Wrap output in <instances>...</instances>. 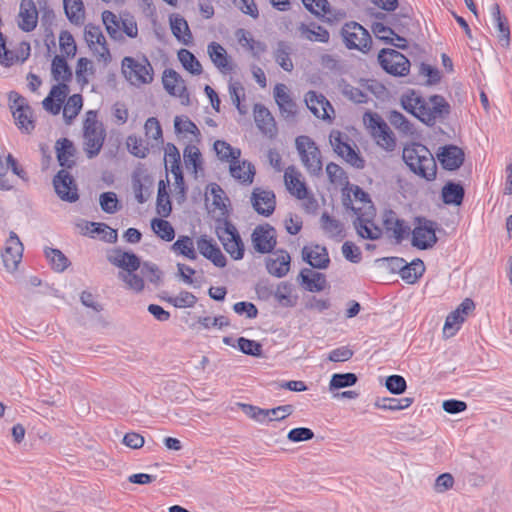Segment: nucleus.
<instances>
[{
	"label": "nucleus",
	"instance_id": "052dcab7",
	"mask_svg": "<svg viewBox=\"0 0 512 512\" xmlns=\"http://www.w3.org/2000/svg\"><path fill=\"white\" fill-rule=\"evenodd\" d=\"M102 20L106 27L107 33L113 39H118L121 37L120 29V20L118 17L111 11H104L102 13Z\"/></svg>",
	"mask_w": 512,
	"mask_h": 512
},
{
	"label": "nucleus",
	"instance_id": "39448f33",
	"mask_svg": "<svg viewBox=\"0 0 512 512\" xmlns=\"http://www.w3.org/2000/svg\"><path fill=\"white\" fill-rule=\"evenodd\" d=\"M216 235L233 259L240 260L244 257V243L234 224L228 220L218 221Z\"/></svg>",
	"mask_w": 512,
	"mask_h": 512
},
{
	"label": "nucleus",
	"instance_id": "9d476101",
	"mask_svg": "<svg viewBox=\"0 0 512 512\" xmlns=\"http://www.w3.org/2000/svg\"><path fill=\"white\" fill-rule=\"evenodd\" d=\"M348 140V136L340 131H332L330 134V143L334 152L354 168L363 169L365 167V160L349 144Z\"/></svg>",
	"mask_w": 512,
	"mask_h": 512
},
{
	"label": "nucleus",
	"instance_id": "bf43d9fd",
	"mask_svg": "<svg viewBox=\"0 0 512 512\" xmlns=\"http://www.w3.org/2000/svg\"><path fill=\"white\" fill-rule=\"evenodd\" d=\"M82 105V96L80 94L70 96L63 109L64 118L67 121H71L76 118L82 108Z\"/></svg>",
	"mask_w": 512,
	"mask_h": 512
},
{
	"label": "nucleus",
	"instance_id": "a211bd4d",
	"mask_svg": "<svg viewBox=\"0 0 512 512\" xmlns=\"http://www.w3.org/2000/svg\"><path fill=\"white\" fill-rule=\"evenodd\" d=\"M110 264L126 272H136L141 266L140 258L133 252L124 251L117 247L107 255Z\"/></svg>",
	"mask_w": 512,
	"mask_h": 512
},
{
	"label": "nucleus",
	"instance_id": "412c9836",
	"mask_svg": "<svg viewBox=\"0 0 512 512\" xmlns=\"http://www.w3.org/2000/svg\"><path fill=\"white\" fill-rule=\"evenodd\" d=\"M383 225L389 237H393L396 243H401L410 232V227L405 225L404 220L399 219L393 210L384 213Z\"/></svg>",
	"mask_w": 512,
	"mask_h": 512
},
{
	"label": "nucleus",
	"instance_id": "4be33fe9",
	"mask_svg": "<svg viewBox=\"0 0 512 512\" xmlns=\"http://www.w3.org/2000/svg\"><path fill=\"white\" fill-rule=\"evenodd\" d=\"M464 152L455 145H446L439 148L437 159L442 167L449 171L458 169L464 162Z\"/></svg>",
	"mask_w": 512,
	"mask_h": 512
},
{
	"label": "nucleus",
	"instance_id": "f704fd0d",
	"mask_svg": "<svg viewBox=\"0 0 512 512\" xmlns=\"http://www.w3.org/2000/svg\"><path fill=\"white\" fill-rule=\"evenodd\" d=\"M299 277L301 278V283L305 284L306 289L310 292H320L326 288V277L320 272L304 268L301 270Z\"/></svg>",
	"mask_w": 512,
	"mask_h": 512
},
{
	"label": "nucleus",
	"instance_id": "37998d69",
	"mask_svg": "<svg viewBox=\"0 0 512 512\" xmlns=\"http://www.w3.org/2000/svg\"><path fill=\"white\" fill-rule=\"evenodd\" d=\"M183 158L186 168L197 175L202 170V156L198 147L189 144L183 150Z\"/></svg>",
	"mask_w": 512,
	"mask_h": 512
},
{
	"label": "nucleus",
	"instance_id": "f257e3e1",
	"mask_svg": "<svg viewBox=\"0 0 512 512\" xmlns=\"http://www.w3.org/2000/svg\"><path fill=\"white\" fill-rule=\"evenodd\" d=\"M401 104L407 112L430 127L450 114V104L441 95L424 98L415 91H411L410 94L402 96Z\"/></svg>",
	"mask_w": 512,
	"mask_h": 512
},
{
	"label": "nucleus",
	"instance_id": "ddd939ff",
	"mask_svg": "<svg viewBox=\"0 0 512 512\" xmlns=\"http://www.w3.org/2000/svg\"><path fill=\"white\" fill-rule=\"evenodd\" d=\"M53 186L62 201L74 203L79 199L75 179L66 169L59 170L53 177Z\"/></svg>",
	"mask_w": 512,
	"mask_h": 512
},
{
	"label": "nucleus",
	"instance_id": "49530a36",
	"mask_svg": "<svg viewBox=\"0 0 512 512\" xmlns=\"http://www.w3.org/2000/svg\"><path fill=\"white\" fill-rule=\"evenodd\" d=\"M51 73L53 79L56 81L62 80L63 82L70 81L72 78V71L64 57L56 55L52 60Z\"/></svg>",
	"mask_w": 512,
	"mask_h": 512
},
{
	"label": "nucleus",
	"instance_id": "680f3d73",
	"mask_svg": "<svg viewBox=\"0 0 512 512\" xmlns=\"http://www.w3.org/2000/svg\"><path fill=\"white\" fill-rule=\"evenodd\" d=\"M339 87L344 96L355 103H364L367 100V94H365L361 89L352 86L347 83L345 80H342L339 83Z\"/></svg>",
	"mask_w": 512,
	"mask_h": 512
},
{
	"label": "nucleus",
	"instance_id": "6e6d98bb",
	"mask_svg": "<svg viewBox=\"0 0 512 512\" xmlns=\"http://www.w3.org/2000/svg\"><path fill=\"white\" fill-rule=\"evenodd\" d=\"M88 226L92 228L91 233L101 235V240L107 243H115L118 239L117 230L105 223L89 222L87 223Z\"/></svg>",
	"mask_w": 512,
	"mask_h": 512
},
{
	"label": "nucleus",
	"instance_id": "de8ad7c7",
	"mask_svg": "<svg viewBox=\"0 0 512 512\" xmlns=\"http://www.w3.org/2000/svg\"><path fill=\"white\" fill-rule=\"evenodd\" d=\"M413 403V398L405 397L401 399L383 397L378 398L375 407L383 410L398 411L408 408Z\"/></svg>",
	"mask_w": 512,
	"mask_h": 512
},
{
	"label": "nucleus",
	"instance_id": "b1692460",
	"mask_svg": "<svg viewBox=\"0 0 512 512\" xmlns=\"http://www.w3.org/2000/svg\"><path fill=\"white\" fill-rule=\"evenodd\" d=\"M197 248L199 253L210 260L215 266L219 268L226 266V257L217 244L212 239H208L206 235L201 236L197 240Z\"/></svg>",
	"mask_w": 512,
	"mask_h": 512
},
{
	"label": "nucleus",
	"instance_id": "6e6552de",
	"mask_svg": "<svg viewBox=\"0 0 512 512\" xmlns=\"http://www.w3.org/2000/svg\"><path fill=\"white\" fill-rule=\"evenodd\" d=\"M122 70L133 85L148 84L153 80V68L146 57L136 60L133 57H125L122 60Z\"/></svg>",
	"mask_w": 512,
	"mask_h": 512
},
{
	"label": "nucleus",
	"instance_id": "e2e57ef3",
	"mask_svg": "<svg viewBox=\"0 0 512 512\" xmlns=\"http://www.w3.org/2000/svg\"><path fill=\"white\" fill-rule=\"evenodd\" d=\"M388 120L400 132L404 134L412 133L413 126L402 113L392 110L389 112Z\"/></svg>",
	"mask_w": 512,
	"mask_h": 512
},
{
	"label": "nucleus",
	"instance_id": "774afa93",
	"mask_svg": "<svg viewBox=\"0 0 512 512\" xmlns=\"http://www.w3.org/2000/svg\"><path fill=\"white\" fill-rule=\"evenodd\" d=\"M99 202L101 209L105 213L114 214L120 209L117 195L114 192L102 193L99 197Z\"/></svg>",
	"mask_w": 512,
	"mask_h": 512
},
{
	"label": "nucleus",
	"instance_id": "603ef678",
	"mask_svg": "<svg viewBox=\"0 0 512 512\" xmlns=\"http://www.w3.org/2000/svg\"><path fill=\"white\" fill-rule=\"evenodd\" d=\"M292 284L289 282H280L274 291L273 297L283 307H292L295 301L292 299Z\"/></svg>",
	"mask_w": 512,
	"mask_h": 512
},
{
	"label": "nucleus",
	"instance_id": "dca6fc26",
	"mask_svg": "<svg viewBox=\"0 0 512 512\" xmlns=\"http://www.w3.org/2000/svg\"><path fill=\"white\" fill-rule=\"evenodd\" d=\"M250 201L253 209L262 216L269 217L276 208V196L272 190L255 187Z\"/></svg>",
	"mask_w": 512,
	"mask_h": 512
},
{
	"label": "nucleus",
	"instance_id": "864d4df0",
	"mask_svg": "<svg viewBox=\"0 0 512 512\" xmlns=\"http://www.w3.org/2000/svg\"><path fill=\"white\" fill-rule=\"evenodd\" d=\"M358 377L355 373H335L329 383L331 391L353 386L357 383Z\"/></svg>",
	"mask_w": 512,
	"mask_h": 512
},
{
	"label": "nucleus",
	"instance_id": "0e129e2a",
	"mask_svg": "<svg viewBox=\"0 0 512 512\" xmlns=\"http://www.w3.org/2000/svg\"><path fill=\"white\" fill-rule=\"evenodd\" d=\"M174 128L176 133H189L194 137L200 136V131L198 127L187 116H176L174 119Z\"/></svg>",
	"mask_w": 512,
	"mask_h": 512
},
{
	"label": "nucleus",
	"instance_id": "6ab92c4d",
	"mask_svg": "<svg viewBox=\"0 0 512 512\" xmlns=\"http://www.w3.org/2000/svg\"><path fill=\"white\" fill-rule=\"evenodd\" d=\"M22 253V243L20 242L18 236L14 232H11L5 250L2 253L4 266L9 272H13L17 269L18 264L22 258Z\"/></svg>",
	"mask_w": 512,
	"mask_h": 512
},
{
	"label": "nucleus",
	"instance_id": "a19ab883",
	"mask_svg": "<svg viewBox=\"0 0 512 512\" xmlns=\"http://www.w3.org/2000/svg\"><path fill=\"white\" fill-rule=\"evenodd\" d=\"M320 222L321 228L330 238L338 241L344 238V226L339 220L324 212L321 215Z\"/></svg>",
	"mask_w": 512,
	"mask_h": 512
},
{
	"label": "nucleus",
	"instance_id": "3c124183",
	"mask_svg": "<svg viewBox=\"0 0 512 512\" xmlns=\"http://www.w3.org/2000/svg\"><path fill=\"white\" fill-rule=\"evenodd\" d=\"M178 58L182 66L193 75H199L202 73V65L187 49H181L178 52Z\"/></svg>",
	"mask_w": 512,
	"mask_h": 512
},
{
	"label": "nucleus",
	"instance_id": "c85d7f7f",
	"mask_svg": "<svg viewBox=\"0 0 512 512\" xmlns=\"http://www.w3.org/2000/svg\"><path fill=\"white\" fill-rule=\"evenodd\" d=\"M305 103L308 109L319 119L329 118L328 109L333 110L329 101L322 94L308 91L305 95Z\"/></svg>",
	"mask_w": 512,
	"mask_h": 512
},
{
	"label": "nucleus",
	"instance_id": "8fccbe9b",
	"mask_svg": "<svg viewBox=\"0 0 512 512\" xmlns=\"http://www.w3.org/2000/svg\"><path fill=\"white\" fill-rule=\"evenodd\" d=\"M172 250L187 257L190 260H195L197 258L193 240L189 236H180L173 243Z\"/></svg>",
	"mask_w": 512,
	"mask_h": 512
},
{
	"label": "nucleus",
	"instance_id": "0eeeda50",
	"mask_svg": "<svg viewBox=\"0 0 512 512\" xmlns=\"http://www.w3.org/2000/svg\"><path fill=\"white\" fill-rule=\"evenodd\" d=\"M341 36L345 46L350 50L356 49L367 53L371 48L372 38L369 32L355 21L343 25Z\"/></svg>",
	"mask_w": 512,
	"mask_h": 512
},
{
	"label": "nucleus",
	"instance_id": "7ed1b4c3",
	"mask_svg": "<svg viewBox=\"0 0 512 512\" xmlns=\"http://www.w3.org/2000/svg\"><path fill=\"white\" fill-rule=\"evenodd\" d=\"M363 122L369 129L371 136L378 146L386 151H393L396 147V139L393 132L376 112L367 111L363 115Z\"/></svg>",
	"mask_w": 512,
	"mask_h": 512
},
{
	"label": "nucleus",
	"instance_id": "69168bd1",
	"mask_svg": "<svg viewBox=\"0 0 512 512\" xmlns=\"http://www.w3.org/2000/svg\"><path fill=\"white\" fill-rule=\"evenodd\" d=\"M168 302L176 308H191L197 302V297L188 291H181L178 295L169 297Z\"/></svg>",
	"mask_w": 512,
	"mask_h": 512
},
{
	"label": "nucleus",
	"instance_id": "f03ea898",
	"mask_svg": "<svg viewBox=\"0 0 512 512\" xmlns=\"http://www.w3.org/2000/svg\"><path fill=\"white\" fill-rule=\"evenodd\" d=\"M403 160L412 172L431 181L436 177V162L430 150L419 143L403 149Z\"/></svg>",
	"mask_w": 512,
	"mask_h": 512
},
{
	"label": "nucleus",
	"instance_id": "f8f14e48",
	"mask_svg": "<svg viewBox=\"0 0 512 512\" xmlns=\"http://www.w3.org/2000/svg\"><path fill=\"white\" fill-rule=\"evenodd\" d=\"M84 38L99 61H103L104 63L111 61V54L100 26L91 23L87 24L84 29Z\"/></svg>",
	"mask_w": 512,
	"mask_h": 512
},
{
	"label": "nucleus",
	"instance_id": "c9c22d12",
	"mask_svg": "<svg viewBox=\"0 0 512 512\" xmlns=\"http://www.w3.org/2000/svg\"><path fill=\"white\" fill-rule=\"evenodd\" d=\"M170 27L173 35L185 45H189L192 41V33L189 29L187 21L179 14L170 16Z\"/></svg>",
	"mask_w": 512,
	"mask_h": 512
},
{
	"label": "nucleus",
	"instance_id": "338daca9",
	"mask_svg": "<svg viewBox=\"0 0 512 512\" xmlns=\"http://www.w3.org/2000/svg\"><path fill=\"white\" fill-rule=\"evenodd\" d=\"M239 350L249 356L260 357L262 355V345L251 339L240 337L237 340Z\"/></svg>",
	"mask_w": 512,
	"mask_h": 512
},
{
	"label": "nucleus",
	"instance_id": "7c9ffc66",
	"mask_svg": "<svg viewBox=\"0 0 512 512\" xmlns=\"http://www.w3.org/2000/svg\"><path fill=\"white\" fill-rule=\"evenodd\" d=\"M490 11L495 28L498 32V40L501 46L508 47L510 44V28L508 20L501 14L500 7L497 3H494L491 6Z\"/></svg>",
	"mask_w": 512,
	"mask_h": 512
},
{
	"label": "nucleus",
	"instance_id": "2eb2a0df",
	"mask_svg": "<svg viewBox=\"0 0 512 512\" xmlns=\"http://www.w3.org/2000/svg\"><path fill=\"white\" fill-rule=\"evenodd\" d=\"M251 240L258 253H270L277 243L276 230L269 224L258 225L252 232Z\"/></svg>",
	"mask_w": 512,
	"mask_h": 512
},
{
	"label": "nucleus",
	"instance_id": "a18cd8bd",
	"mask_svg": "<svg viewBox=\"0 0 512 512\" xmlns=\"http://www.w3.org/2000/svg\"><path fill=\"white\" fill-rule=\"evenodd\" d=\"M156 210L163 218L168 217L172 211V204L167 191V183L164 180H160L158 183Z\"/></svg>",
	"mask_w": 512,
	"mask_h": 512
},
{
	"label": "nucleus",
	"instance_id": "9b49d317",
	"mask_svg": "<svg viewBox=\"0 0 512 512\" xmlns=\"http://www.w3.org/2000/svg\"><path fill=\"white\" fill-rule=\"evenodd\" d=\"M378 61L381 67L393 76H405L409 73L408 58L394 49H382L378 54Z\"/></svg>",
	"mask_w": 512,
	"mask_h": 512
},
{
	"label": "nucleus",
	"instance_id": "473e14b6",
	"mask_svg": "<svg viewBox=\"0 0 512 512\" xmlns=\"http://www.w3.org/2000/svg\"><path fill=\"white\" fill-rule=\"evenodd\" d=\"M298 31L303 39L312 42L327 43L330 38L329 32L314 22L310 24L301 23L298 26Z\"/></svg>",
	"mask_w": 512,
	"mask_h": 512
},
{
	"label": "nucleus",
	"instance_id": "13d9d810",
	"mask_svg": "<svg viewBox=\"0 0 512 512\" xmlns=\"http://www.w3.org/2000/svg\"><path fill=\"white\" fill-rule=\"evenodd\" d=\"M128 151L137 158H145L149 153V148L144 144L141 137L129 135L126 139Z\"/></svg>",
	"mask_w": 512,
	"mask_h": 512
},
{
	"label": "nucleus",
	"instance_id": "2f4dec72",
	"mask_svg": "<svg viewBox=\"0 0 512 512\" xmlns=\"http://www.w3.org/2000/svg\"><path fill=\"white\" fill-rule=\"evenodd\" d=\"M352 209L357 214V218L354 220V226L358 235L364 239H379L381 237V230L376 227L369 219L365 218L364 215H360V209Z\"/></svg>",
	"mask_w": 512,
	"mask_h": 512
},
{
	"label": "nucleus",
	"instance_id": "20e7f679",
	"mask_svg": "<svg viewBox=\"0 0 512 512\" xmlns=\"http://www.w3.org/2000/svg\"><path fill=\"white\" fill-rule=\"evenodd\" d=\"M296 149L307 172L313 176L322 173L321 152L316 143L305 135L298 136L295 140Z\"/></svg>",
	"mask_w": 512,
	"mask_h": 512
},
{
	"label": "nucleus",
	"instance_id": "4468645a",
	"mask_svg": "<svg viewBox=\"0 0 512 512\" xmlns=\"http://www.w3.org/2000/svg\"><path fill=\"white\" fill-rule=\"evenodd\" d=\"M302 3L309 12L328 23L339 22L346 17L344 9L332 7L328 0H302Z\"/></svg>",
	"mask_w": 512,
	"mask_h": 512
},
{
	"label": "nucleus",
	"instance_id": "f3484780",
	"mask_svg": "<svg viewBox=\"0 0 512 512\" xmlns=\"http://www.w3.org/2000/svg\"><path fill=\"white\" fill-rule=\"evenodd\" d=\"M475 308L474 302L466 298L462 303L446 317L443 332L448 336H453L464 322L466 316Z\"/></svg>",
	"mask_w": 512,
	"mask_h": 512
},
{
	"label": "nucleus",
	"instance_id": "393cba45",
	"mask_svg": "<svg viewBox=\"0 0 512 512\" xmlns=\"http://www.w3.org/2000/svg\"><path fill=\"white\" fill-rule=\"evenodd\" d=\"M18 26L24 32L33 31L38 23V11L33 0H22L19 9Z\"/></svg>",
	"mask_w": 512,
	"mask_h": 512
},
{
	"label": "nucleus",
	"instance_id": "09e8293b",
	"mask_svg": "<svg viewBox=\"0 0 512 512\" xmlns=\"http://www.w3.org/2000/svg\"><path fill=\"white\" fill-rule=\"evenodd\" d=\"M214 150L220 160L228 161L229 163L241 156L240 149L233 148L229 143L223 140H216L214 142Z\"/></svg>",
	"mask_w": 512,
	"mask_h": 512
},
{
	"label": "nucleus",
	"instance_id": "79ce46f5",
	"mask_svg": "<svg viewBox=\"0 0 512 512\" xmlns=\"http://www.w3.org/2000/svg\"><path fill=\"white\" fill-rule=\"evenodd\" d=\"M292 47L286 41H278L273 56L277 64L285 71L291 72L294 68L290 55Z\"/></svg>",
	"mask_w": 512,
	"mask_h": 512
},
{
	"label": "nucleus",
	"instance_id": "58836bf2",
	"mask_svg": "<svg viewBox=\"0 0 512 512\" xmlns=\"http://www.w3.org/2000/svg\"><path fill=\"white\" fill-rule=\"evenodd\" d=\"M425 272L424 262L417 258L412 260L410 263L406 261L401 269L400 277L408 284H414Z\"/></svg>",
	"mask_w": 512,
	"mask_h": 512
},
{
	"label": "nucleus",
	"instance_id": "a878e982",
	"mask_svg": "<svg viewBox=\"0 0 512 512\" xmlns=\"http://www.w3.org/2000/svg\"><path fill=\"white\" fill-rule=\"evenodd\" d=\"M229 171L231 176L243 185L252 184L256 174L255 166L247 160H240V158L230 162Z\"/></svg>",
	"mask_w": 512,
	"mask_h": 512
},
{
	"label": "nucleus",
	"instance_id": "c03bdc74",
	"mask_svg": "<svg viewBox=\"0 0 512 512\" xmlns=\"http://www.w3.org/2000/svg\"><path fill=\"white\" fill-rule=\"evenodd\" d=\"M33 112L31 107H18L13 111V117L16 121L18 128L25 133H30L34 130L35 124L32 118Z\"/></svg>",
	"mask_w": 512,
	"mask_h": 512
},
{
	"label": "nucleus",
	"instance_id": "72a5a7b5",
	"mask_svg": "<svg viewBox=\"0 0 512 512\" xmlns=\"http://www.w3.org/2000/svg\"><path fill=\"white\" fill-rule=\"evenodd\" d=\"M208 55L213 64L222 72H230L232 66L226 50L217 42H211L207 47Z\"/></svg>",
	"mask_w": 512,
	"mask_h": 512
},
{
	"label": "nucleus",
	"instance_id": "1a4fd4ad",
	"mask_svg": "<svg viewBox=\"0 0 512 512\" xmlns=\"http://www.w3.org/2000/svg\"><path fill=\"white\" fill-rule=\"evenodd\" d=\"M437 223L425 217L415 218V227L412 230L411 244L420 250L432 248L438 241L436 236Z\"/></svg>",
	"mask_w": 512,
	"mask_h": 512
},
{
	"label": "nucleus",
	"instance_id": "ea45409f",
	"mask_svg": "<svg viewBox=\"0 0 512 512\" xmlns=\"http://www.w3.org/2000/svg\"><path fill=\"white\" fill-rule=\"evenodd\" d=\"M65 15L68 20L77 26L84 23L85 10L82 0H63Z\"/></svg>",
	"mask_w": 512,
	"mask_h": 512
},
{
	"label": "nucleus",
	"instance_id": "aec40b11",
	"mask_svg": "<svg viewBox=\"0 0 512 512\" xmlns=\"http://www.w3.org/2000/svg\"><path fill=\"white\" fill-rule=\"evenodd\" d=\"M302 257L305 262L316 269H326L330 264L327 248L319 244L304 246L302 249Z\"/></svg>",
	"mask_w": 512,
	"mask_h": 512
},
{
	"label": "nucleus",
	"instance_id": "5fc2aeb1",
	"mask_svg": "<svg viewBox=\"0 0 512 512\" xmlns=\"http://www.w3.org/2000/svg\"><path fill=\"white\" fill-rule=\"evenodd\" d=\"M45 256L57 272H63L70 264L68 258L59 249L46 248Z\"/></svg>",
	"mask_w": 512,
	"mask_h": 512
},
{
	"label": "nucleus",
	"instance_id": "4d7b16f0",
	"mask_svg": "<svg viewBox=\"0 0 512 512\" xmlns=\"http://www.w3.org/2000/svg\"><path fill=\"white\" fill-rule=\"evenodd\" d=\"M151 227L165 241H172L175 237L174 228L167 220L155 218L151 221Z\"/></svg>",
	"mask_w": 512,
	"mask_h": 512
},
{
	"label": "nucleus",
	"instance_id": "bb28decb",
	"mask_svg": "<svg viewBox=\"0 0 512 512\" xmlns=\"http://www.w3.org/2000/svg\"><path fill=\"white\" fill-rule=\"evenodd\" d=\"M57 160L64 169H71L76 165V148L68 138H61L55 144Z\"/></svg>",
	"mask_w": 512,
	"mask_h": 512
},
{
	"label": "nucleus",
	"instance_id": "c756f323",
	"mask_svg": "<svg viewBox=\"0 0 512 512\" xmlns=\"http://www.w3.org/2000/svg\"><path fill=\"white\" fill-rule=\"evenodd\" d=\"M162 83L165 90L172 96H188L184 80L173 69H165L162 76Z\"/></svg>",
	"mask_w": 512,
	"mask_h": 512
},
{
	"label": "nucleus",
	"instance_id": "5701e85b",
	"mask_svg": "<svg viewBox=\"0 0 512 512\" xmlns=\"http://www.w3.org/2000/svg\"><path fill=\"white\" fill-rule=\"evenodd\" d=\"M254 120L257 128L270 139L277 135V126L271 112L262 104L254 105Z\"/></svg>",
	"mask_w": 512,
	"mask_h": 512
},
{
	"label": "nucleus",
	"instance_id": "cd10ccee",
	"mask_svg": "<svg viewBox=\"0 0 512 512\" xmlns=\"http://www.w3.org/2000/svg\"><path fill=\"white\" fill-rule=\"evenodd\" d=\"M275 258L266 260V269L269 274L282 278L290 269L291 257L286 250L280 249L275 252Z\"/></svg>",
	"mask_w": 512,
	"mask_h": 512
},
{
	"label": "nucleus",
	"instance_id": "423d86ee",
	"mask_svg": "<svg viewBox=\"0 0 512 512\" xmlns=\"http://www.w3.org/2000/svg\"><path fill=\"white\" fill-rule=\"evenodd\" d=\"M84 150L89 159L96 157L104 143L105 132L96 120V113L89 111L84 121Z\"/></svg>",
	"mask_w": 512,
	"mask_h": 512
},
{
	"label": "nucleus",
	"instance_id": "e433bc0d",
	"mask_svg": "<svg viewBox=\"0 0 512 512\" xmlns=\"http://www.w3.org/2000/svg\"><path fill=\"white\" fill-rule=\"evenodd\" d=\"M285 184L289 192L297 199H305L308 191L304 182L299 178V174L294 169H287L285 174Z\"/></svg>",
	"mask_w": 512,
	"mask_h": 512
},
{
	"label": "nucleus",
	"instance_id": "4c0bfd02",
	"mask_svg": "<svg viewBox=\"0 0 512 512\" xmlns=\"http://www.w3.org/2000/svg\"><path fill=\"white\" fill-rule=\"evenodd\" d=\"M465 191L461 184L448 182L446 183L441 192L442 200L447 205L459 206L464 199Z\"/></svg>",
	"mask_w": 512,
	"mask_h": 512
}]
</instances>
